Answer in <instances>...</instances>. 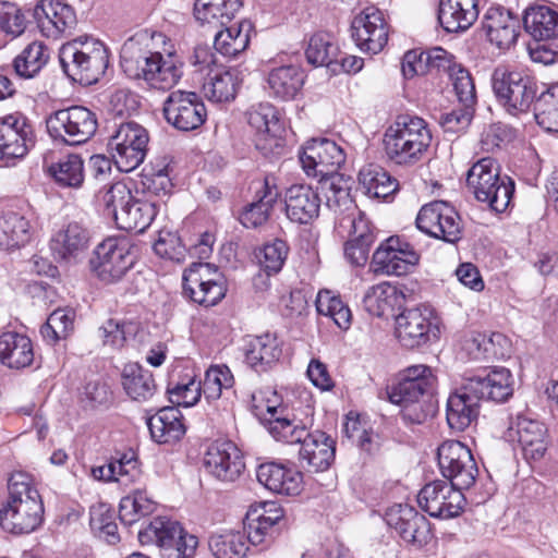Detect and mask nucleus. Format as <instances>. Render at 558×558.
<instances>
[{"label":"nucleus","mask_w":558,"mask_h":558,"mask_svg":"<svg viewBox=\"0 0 558 558\" xmlns=\"http://www.w3.org/2000/svg\"><path fill=\"white\" fill-rule=\"evenodd\" d=\"M400 300L398 289L389 282H380L367 289L363 298L364 308L374 316L391 313Z\"/></svg>","instance_id":"obj_50"},{"label":"nucleus","mask_w":558,"mask_h":558,"mask_svg":"<svg viewBox=\"0 0 558 558\" xmlns=\"http://www.w3.org/2000/svg\"><path fill=\"white\" fill-rule=\"evenodd\" d=\"M279 192L276 186H269L265 181L263 195L255 203L250 204L240 216L241 223L246 228H256L265 223L269 213L277 203Z\"/></svg>","instance_id":"obj_54"},{"label":"nucleus","mask_w":558,"mask_h":558,"mask_svg":"<svg viewBox=\"0 0 558 558\" xmlns=\"http://www.w3.org/2000/svg\"><path fill=\"white\" fill-rule=\"evenodd\" d=\"M34 361V349L31 339L13 331L0 336V362L9 368L21 369Z\"/></svg>","instance_id":"obj_34"},{"label":"nucleus","mask_w":558,"mask_h":558,"mask_svg":"<svg viewBox=\"0 0 558 558\" xmlns=\"http://www.w3.org/2000/svg\"><path fill=\"white\" fill-rule=\"evenodd\" d=\"M155 502L143 490H134L133 494L121 499L119 506L120 520L125 524L137 522L141 518L153 513Z\"/></svg>","instance_id":"obj_58"},{"label":"nucleus","mask_w":558,"mask_h":558,"mask_svg":"<svg viewBox=\"0 0 558 558\" xmlns=\"http://www.w3.org/2000/svg\"><path fill=\"white\" fill-rule=\"evenodd\" d=\"M88 231L78 222L72 221L54 231L49 241L53 258L59 263H76L88 247Z\"/></svg>","instance_id":"obj_22"},{"label":"nucleus","mask_w":558,"mask_h":558,"mask_svg":"<svg viewBox=\"0 0 558 558\" xmlns=\"http://www.w3.org/2000/svg\"><path fill=\"white\" fill-rule=\"evenodd\" d=\"M162 113L170 125L183 132L198 129L207 117L201 97L194 92L181 89L168 95L163 101Z\"/></svg>","instance_id":"obj_12"},{"label":"nucleus","mask_w":558,"mask_h":558,"mask_svg":"<svg viewBox=\"0 0 558 558\" xmlns=\"http://www.w3.org/2000/svg\"><path fill=\"white\" fill-rule=\"evenodd\" d=\"M359 182L365 195L386 198L399 189L397 179L377 165H367L360 170Z\"/></svg>","instance_id":"obj_43"},{"label":"nucleus","mask_w":558,"mask_h":558,"mask_svg":"<svg viewBox=\"0 0 558 558\" xmlns=\"http://www.w3.org/2000/svg\"><path fill=\"white\" fill-rule=\"evenodd\" d=\"M395 244H398V236L389 238L375 251L371 263L374 272L395 276H402L408 272L405 264L402 263L400 257H398L399 255H396L393 251Z\"/></svg>","instance_id":"obj_57"},{"label":"nucleus","mask_w":558,"mask_h":558,"mask_svg":"<svg viewBox=\"0 0 558 558\" xmlns=\"http://www.w3.org/2000/svg\"><path fill=\"white\" fill-rule=\"evenodd\" d=\"M325 189L327 206L336 213L347 215L356 208L351 197V179L336 174L320 180Z\"/></svg>","instance_id":"obj_46"},{"label":"nucleus","mask_w":558,"mask_h":558,"mask_svg":"<svg viewBox=\"0 0 558 558\" xmlns=\"http://www.w3.org/2000/svg\"><path fill=\"white\" fill-rule=\"evenodd\" d=\"M316 307L319 314L330 316L342 329H347L351 322V312L342 300L332 295L330 291H320L316 299Z\"/></svg>","instance_id":"obj_61"},{"label":"nucleus","mask_w":558,"mask_h":558,"mask_svg":"<svg viewBox=\"0 0 558 558\" xmlns=\"http://www.w3.org/2000/svg\"><path fill=\"white\" fill-rule=\"evenodd\" d=\"M208 545L216 558H244L248 549L245 534L239 531L214 534Z\"/></svg>","instance_id":"obj_55"},{"label":"nucleus","mask_w":558,"mask_h":558,"mask_svg":"<svg viewBox=\"0 0 558 558\" xmlns=\"http://www.w3.org/2000/svg\"><path fill=\"white\" fill-rule=\"evenodd\" d=\"M59 59L63 72L71 80L89 85L105 74L109 65V50L99 39L80 36L61 46Z\"/></svg>","instance_id":"obj_4"},{"label":"nucleus","mask_w":558,"mask_h":558,"mask_svg":"<svg viewBox=\"0 0 558 558\" xmlns=\"http://www.w3.org/2000/svg\"><path fill=\"white\" fill-rule=\"evenodd\" d=\"M44 520V505L38 490L24 474L9 481V497L0 508V525L12 534L35 531Z\"/></svg>","instance_id":"obj_3"},{"label":"nucleus","mask_w":558,"mask_h":558,"mask_svg":"<svg viewBox=\"0 0 558 558\" xmlns=\"http://www.w3.org/2000/svg\"><path fill=\"white\" fill-rule=\"evenodd\" d=\"M305 56L313 65L329 66L338 62L339 47L330 33L318 32L311 36Z\"/></svg>","instance_id":"obj_52"},{"label":"nucleus","mask_w":558,"mask_h":558,"mask_svg":"<svg viewBox=\"0 0 558 558\" xmlns=\"http://www.w3.org/2000/svg\"><path fill=\"white\" fill-rule=\"evenodd\" d=\"M490 83L498 104L513 117L527 113L539 96L538 81L527 70L499 65Z\"/></svg>","instance_id":"obj_5"},{"label":"nucleus","mask_w":558,"mask_h":558,"mask_svg":"<svg viewBox=\"0 0 558 558\" xmlns=\"http://www.w3.org/2000/svg\"><path fill=\"white\" fill-rule=\"evenodd\" d=\"M162 33L143 29L124 41L120 50L123 72L133 80H144L154 89L170 90L183 75V62L166 45Z\"/></svg>","instance_id":"obj_1"},{"label":"nucleus","mask_w":558,"mask_h":558,"mask_svg":"<svg viewBox=\"0 0 558 558\" xmlns=\"http://www.w3.org/2000/svg\"><path fill=\"white\" fill-rule=\"evenodd\" d=\"M339 229L348 233V240L360 241L366 244H373L375 234L369 221L359 209L343 215L339 219Z\"/></svg>","instance_id":"obj_60"},{"label":"nucleus","mask_w":558,"mask_h":558,"mask_svg":"<svg viewBox=\"0 0 558 558\" xmlns=\"http://www.w3.org/2000/svg\"><path fill=\"white\" fill-rule=\"evenodd\" d=\"M351 28L352 38L364 52L376 54L388 41V24L383 12L375 7H367L357 14Z\"/></svg>","instance_id":"obj_18"},{"label":"nucleus","mask_w":558,"mask_h":558,"mask_svg":"<svg viewBox=\"0 0 558 558\" xmlns=\"http://www.w3.org/2000/svg\"><path fill=\"white\" fill-rule=\"evenodd\" d=\"M390 519V523L399 535L409 543L422 544L426 541L428 535V521L426 518L418 513L414 508L404 506L400 507L399 517L395 522Z\"/></svg>","instance_id":"obj_47"},{"label":"nucleus","mask_w":558,"mask_h":558,"mask_svg":"<svg viewBox=\"0 0 558 558\" xmlns=\"http://www.w3.org/2000/svg\"><path fill=\"white\" fill-rule=\"evenodd\" d=\"M136 331L135 323L113 318L108 319L98 330L104 343L116 348L122 347L128 337L134 336Z\"/></svg>","instance_id":"obj_64"},{"label":"nucleus","mask_w":558,"mask_h":558,"mask_svg":"<svg viewBox=\"0 0 558 558\" xmlns=\"http://www.w3.org/2000/svg\"><path fill=\"white\" fill-rule=\"evenodd\" d=\"M214 38L215 49L226 57H235L243 52L250 43L251 24L246 21L220 27Z\"/></svg>","instance_id":"obj_44"},{"label":"nucleus","mask_w":558,"mask_h":558,"mask_svg":"<svg viewBox=\"0 0 558 558\" xmlns=\"http://www.w3.org/2000/svg\"><path fill=\"white\" fill-rule=\"evenodd\" d=\"M256 415L267 424L272 437L286 444H301L306 437V427L283 415L284 409L266 402L255 405Z\"/></svg>","instance_id":"obj_27"},{"label":"nucleus","mask_w":558,"mask_h":558,"mask_svg":"<svg viewBox=\"0 0 558 558\" xmlns=\"http://www.w3.org/2000/svg\"><path fill=\"white\" fill-rule=\"evenodd\" d=\"M241 7V0H196L194 15L202 25L216 29L228 25Z\"/></svg>","instance_id":"obj_35"},{"label":"nucleus","mask_w":558,"mask_h":558,"mask_svg":"<svg viewBox=\"0 0 558 558\" xmlns=\"http://www.w3.org/2000/svg\"><path fill=\"white\" fill-rule=\"evenodd\" d=\"M281 348L277 338L270 333L256 336L248 340L245 349L246 363L258 372L279 360Z\"/></svg>","instance_id":"obj_42"},{"label":"nucleus","mask_w":558,"mask_h":558,"mask_svg":"<svg viewBox=\"0 0 558 558\" xmlns=\"http://www.w3.org/2000/svg\"><path fill=\"white\" fill-rule=\"evenodd\" d=\"M157 215L156 205L148 201L133 197L128 206L119 211L116 225L119 229L133 232H144Z\"/></svg>","instance_id":"obj_40"},{"label":"nucleus","mask_w":558,"mask_h":558,"mask_svg":"<svg viewBox=\"0 0 558 558\" xmlns=\"http://www.w3.org/2000/svg\"><path fill=\"white\" fill-rule=\"evenodd\" d=\"M466 184L478 202L487 203L496 213H504L512 199L514 183L509 177H500L499 166L485 157L468 171Z\"/></svg>","instance_id":"obj_6"},{"label":"nucleus","mask_w":558,"mask_h":558,"mask_svg":"<svg viewBox=\"0 0 558 558\" xmlns=\"http://www.w3.org/2000/svg\"><path fill=\"white\" fill-rule=\"evenodd\" d=\"M289 247L282 240L276 239L266 243L260 250L258 263L263 270L268 275L277 274L281 270L288 256Z\"/></svg>","instance_id":"obj_63"},{"label":"nucleus","mask_w":558,"mask_h":558,"mask_svg":"<svg viewBox=\"0 0 558 558\" xmlns=\"http://www.w3.org/2000/svg\"><path fill=\"white\" fill-rule=\"evenodd\" d=\"M416 227L426 234L448 243L461 238L462 221L448 203L436 201L424 205L416 217Z\"/></svg>","instance_id":"obj_13"},{"label":"nucleus","mask_w":558,"mask_h":558,"mask_svg":"<svg viewBox=\"0 0 558 558\" xmlns=\"http://www.w3.org/2000/svg\"><path fill=\"white\" fill-rule=\"evenodd\" d=\"M182 532V526L166 518L154 519L147 527L138 533V541L143 544H156L160 548L170 549Z\"/></svg>","instance_id":"obj_51"},{"label":"nucleus","mask_w":558,"mask_h":558,"mask_svg":"<svg viewBox=\"0 0 558 558\" xmlns=\"http://www.w3.org/2000/svg\"><path fill=\"white\" fill-rule=\"evenodd\" d=\"M300 445V458L314 471H325L331 465L336 451L335 440L325 432H306V437Z\"/></svg>","instance_id":"obj_32"},{"label":"nucleus","mask_w":558,"mask_h":558,"mask_svg":"<svg viewBox=\"0 0 558 558\" xmlns=\"http://www.w3.org/2000/svg\"><path fill=\"white\" fill-rule=\"evenodd\" d=\"M441 474L460 489L472 487L478 475L475 459L464 444L459 440H446L437 450Z\"/></svg>","instance_id":"obj_11"},{"label":"nucleus","mask_w":558,"mask_h":558,"mask_svg":"<svg viewBox=\"0 0 558 558\" xmlns=\"http://www.w3.org/2000/svg\"><path fill=\"white\" fill-rule=\"evenodd\" d=\"M122 386L133 400L146 401L156 391L153 374L138 364H128L122 373Z\"/></svg>","instance_id":"obj_45"},{"label":"nucleus","mask_w":558,"mask_h":558,"mask_svg":"<svg viewBox=\"0 0 558 558\" xmlns=\"http://www.w3.org/2000/svg\"><path fill=\"white\" fill-rule=\"evenodd\" d=\"M207 77L203 85L204 95L207 99L215 102L234 99L240 85L238 71L215 66L208 72Z\"/></svg>","instance_id":"obj_38"},{"label":"nucleus","mask_w":558,"mask_h":558,"mask_svg":"<svg viewBox=\"0 0 558 558\" xmlns=\"http://www.w3.org/2000/svg\"><path fill=\"white\" fill-rule=\"evenodd\" d=\"M433 141L427 122L416 116H399L383 136L387 158L398 166H413L426 155Z\"/></svg>","instance_id":"obj_2"},{"label":"nucleus","mask_w":558,"mask_h":558,"mask_svg":"<svg viewBox=\"0 0 558 558\" xmlns=\"http://www.w3.org/2000/svg\"><path fill=\"white\" fill-rule=\"evenodd\" d=\"M73 329V313L63 308L53 311L41 327L40 333L49 343L68 337Z\"/></svg>","instance_id":"obj_62"},{"label":"nucleus","mask_w":558,"mask_h":558,"mask_svg":"<svg viewBox=\"0 0 558 558\" xmlns=\"http://www.w3.org/2000/svg\"><path fill=\"white\" fill-rule=\"evenodd\" d=\"M434 327L432 310L420 306L404 310L396 317L395 333L401 345L413 349L429 341Z\"/></svg>","instance_id":"obj_20"},{"label":"nucleus","mask_w":558,"mask_h":558,"mask_svg":"<svg viewBox=\"0 0 558 558\" xmlns=\"http://www.w3.org/2000/svg\"><path fill=\"white\" fill-rule=\"evenodd\" d=\"M31 239L29 222L16 213L0 216V250H13Z\"/></svg>","instance_id":"obj_49"},{"label":"nucleus","mask_w":558,"mask_h":558,"mask_svg":"<svg viewBox=\"0 0 558 558\" xmlns=\"http://www.w3.org/2000/svg\"><path fill=\"white\" fill-rule=\"evenodd\" d=\"M92 473L96 480L117 482L124 487L137 483L142 477L137 461L134 457H128L126 454L118 460L110 461L108 464L94 468Z\"/></svg>","instance_id":"obj_41"},{"label":"nucleus","mask_w":558,"mask_h":558,"mask_svg":"<svg viewBox=\"0 0 558 558\" xmlns=\"http://www.w3.org/2000/svg\"><path fill=\"white\" fill-rule=\"evenodd\" d=\"M234 385V377L227 365H213L203 380V393L208 401L217 400L223 390H229Z\"/></svg>","instance_id":"obj_59"},{"label":"nucleus","mask_w":558,"mask_h":558,"mask_svg":"<svg viewBox=\"0 0 558 558\" xmlns=\"http://www.w3.org/2000/svg\"><path fill=\"white\" fill-rule=\"evenodd\" d=\"M320 203L318 193L306 184L291 185L284 193L287 217L300 225L310 223L318 217Z\"/></svg>","instance_id":"obj_26"},{"label":"nucleus","mask_w":558,"mask_h":558,"mask_svg":"<svg viewBox=\"0 0 558 558\" xmlns=\"http://www.w3.org/2000/svg\"><path fill=\"white\" fill-rule=\"evenodd\" d=\"M506 436L517 440L526 460H541L548 448V435L545 425L526 414L520 413L511 418Z\"/></svg>","instance_id":"obj_17"},{"label":"nucleus","mask_w":558,"mask_h":558,"mask_svg":"<svg viewBox=\"0 0 558 558\" xmlns=\"http://www.w3.org/2000/svg\"><path fill=\"white\" fill-rule=\"evenodd\" d=\"M34 17L43 34L57 39L76 22L74 10L59 0H41L34 8Z\"/></svg>","instance_id":"obj_24"},{"label":"nucleus","mask_w":558,"mask_h":558,"mask_svg":"<svg viewBox=\"0 0 558 558\" xmlns=\"http://www.w3.org/2000/svg\"><path fill=\"white\" fill-rule=\"evenodd\" d=\"M478 14V0H439L438 21L448 33L466 31Z\"/></svg>","instance_id":"obj_29"},{"label":"nucleus","mask_w":558,"mask_h":558,"mask_svg":"<svg viewBox=\"0 0 558 558\" xmlns=\"http://www.w3.org/2000/svg\"><path fill=\"white\" fill-rule=\"evenodd\" d=\"M534 118L545 131L558 133V84L539 94L534 106Z\"/></svg>","instance_id":"obj_56"},{"label":"nucleus","mask_w":558,"mask_h":558,"mask_svg":"<svg viewBox=\"0 0 558 558\" xmlns=\"http://www.w3.org/2000/svg\"><path fill=\"white\" fill-rule=\"evenodd\" d=\"M226 291L221 272L209 263H193L183 274V293L195 303L214 306Z\"/></svg>","instance_id":"obj_10"},{"label":"nucleus","mask_w":558,"mask_h":558,"mask_svg":"<svg viewBox=\"0 0 558 558\" xmlns=\"http://www.w3.org/2000/svg\"><path fill=\"white\" fill-rule=\"evenodd\" d=\"M345 161L343 149L333 141L313 138L300 154V162L308 177L326 179L339 174L337 171Z\"/></svg>","instance_id":"obj_14"},{"label":"nucleus","mask_w":558,"mask_h":558,"mask_svg":"<svg viewBox=\"0 0 558 558\" xmlns=\"http://www.w3.org/2000/svg\"><path fill=\"white\" fill-rule=\"evenodd\" d=\"M49 53L40 41L28 44L13 61L15 73L24 78H32L47 64Z\"/></svg>","instance_id":"obj_53"},{"label":"nucleus","mask_w":558,"mask_h":558,"mask_svg":"<svg viewBox=\"0 0 558 558\" xmlns=\"http://www.w3.org/2000/svg\"><path fill=\"white\" fill-rule=\"evenodd\" d=\"M508 339L499 332L472 331L465 336L462 349L472 360L504 359L509 351Z\"/></svg>","instance_id":"obj_33"},{"label":"nucleus","mask_w":558,"mask_h":558,"mask_svg":"<svg viewBox=\"0 0 558 558\" xmlns=\"http://www.w3.org/2000/svg\"><path fill=\"white\" fill-rule=\"evenodd\" d=\"M136 259V248L129 240L107 238L96 246L90 266L99 280L117 283L134 266Z\"/></svg>","instance_id":"obj_8"},{"label":"nucleus","mask_w":558,"mask_h":558,"mask_svg":"<svg viewBox=\"0 0 558 558\" xmlns=\"http://www.w3.org/2000/svg\"><path fill=\"white\" fill-rule=\"evenodd\" d=\"M148 132L135 122L121 123L108 140V149L121 172L136 169L145 159Z\"/></svg>","instance_id":"obj_9"},{"label":"nucleus","mask_w":558,"mask_h":558,"mask_svg":"<svg viewBox=\"0 0 558 558\" xmlns=\"http://www.w3.org/2000/svg\"><path fill=\"white\" fill-rule=\"evenodd\" d=\"M48 133L56 141L70 146L87 143L98 129L95 112L84 106H71L51 113L46 119Z\"/></svg>","instance_id":"obj_7"},{"label":"nucleus","mask_w":558,"mask_h":558,"mask_svg":"<svg viewBox=\"0 0 558 558\" xmlns=\"http://www.w3.org/2000/svg\"><path fill=\"white\" fill-rule=\"evenodd\" d=\"M282 518L283 510L275 502H264L251 508L245 518L246 543L256 546L272 541Z\"/></svg>","instance_id":"obj_23"},{"label":"nucleus","mask_w":558,"mask_h":558,"mask_svg":"<svg viewBox=\"0 0 558 558\" xmlns=\"http://www.w3.org/2000/svg\"><path fill=\"white\" fill-rule=\"evenodd\" d=\"M257 480L272 493L295 496L303 489V475L293 468L269 462L257 469Z\"/></svg>","instance_id":"obj_28"},{"label":"nucleus","mask_w":558,"mask_h":558,"mask_svg":"<svg viewBox=\"0 0 558 558\" xmlns=\"http://www.w3.org/2000/svg\"><path fill=\"white\" fill-rule=\"evenodd\" d=\"M151 438L159 444L180 440L185 434L182 415L175 407H165L147 421Z\"/></svg>","instance_id":"obj_36"},{"label":"nucleus","mask_w":558,"mask_h":558,"mask_svg":"<svg viewBox=\"0 0 558 558\" xmlns=\"http://www.w3.org/2000/svg\"><path fill=\"white\" fill-rule=\"evenodd\" d=\"M204 466L217 480L232 483L240 477L245 464L240 449L232 441L216 440L205 452Z\"/></svg>","instance_id":"obj_21"},{"label":"nucleus","mask_w":558,"mask_h":558,"mask_svg":"<svg viewBox=\"0 0 558 558\" xmlns=\"http://www.w3.org/2000/svg\"><path fill=\"white\" fill-rule=\"evenodd\" d=\"M33 145L32 129L24 119L8 116L0 120V162L15 165Z\"/></svg>","instance_id":"obj_19"},{"label":"nucleus","mask_w":558,"mask_h":558,"mask_svg":"<svg viewBox=\"0 0 558 558\" xmlns=\"http://www.w3.org/2000/svg\"><path fill=\"white\" fill-rule=\"evenodd\" d=\"M462 490L450 482L437 480L420 490L417 502L430 517L454 518L461 513L465 501Z\"/></svg>","instance_id":"obj_15"},{"label":"nucleus","mask_w":558,"mask_h":558,"mask_svg":"<svg viewBox=\"0 0 558 558\" xmlns=\"http://www.w3.org/2000/svg\"><path fill=\"white\" fill-rule=\"evenodd\" d=\"M247 116L250 125L256 130V148L264 155L279 154L283 148V126L276 108L268 102L259 104Z\"/></svg>","instance_id":"obj_16"},{"label":"nucleus","mask_w":558,"mask_h":558,"mask_svg":"<svg viewBox=\"0 0 558 558\" xmlns=\"http://www.w3.org/2000/svg\"><path fill=\"white\" fill-rule=\"evenodd\" d=\"M525 32L536 41L558 37V12L546 5L529 7L523 15Z\"/></svg>","instance_id":"obj_37"},{"label":"nucleus","mask_w":558,"mask_h":558,"mask_svg":"<svg viewBox=\"0 0 558 558\" xmlns=\"http://www.w3.org/2000/svg\"><path fill=\"white\" fill-rule=\"evenodd\" d=\"M481 399L476 393L469 391V383L452 392L446 407V420L450 429L463 432L476 421L480 413Z\"/></svg>","instance_id":"obj_25"},{"label":"nucleus","mask_w":558,"mask_h":558,"mask_svg":"<svg viewBox=\"0 0 558 558\" xmlns=\"http://www.w3.org/2000/svg\"><path fill=\"white\" fill-rule=\"evenodd\" d=\"M469 391L476 393L482 400L505 402L513 393L512 376L507 368H496L485 377L466 379Z\"/></svg>","instance_id":"obj_31"},{"label":"nucleus","mask_w":558,"mask_h":558,"mask_svg":"<svg viewBox=\"0 0 558 558\" xmlns=\"http://www.w3.org/2000/svg\"><path fill=\"white\" fill-rule=\"evenodd\" d=\"M484 29L492 44L500 49L510 48L518 37V21L502 7H490L483 21Z\"/></svg>","instance_id":"obj_30"},{"label":"nucleus","mask_w":558,"mask_h":558,"mask_svg":"<svg viewBox=\"0 0 558 558\" xmlns=\"http://www.w3.org/2000/svg\"><path fill=\"white\" fill-rule=\"evenodd\" d=\"M267 83L274 97L293 99L304 84V73L296 65H282L269 72Z\"/></svg>","instance_id":"obj_39"},{"label":"nucleus","mask_w":558,"mask_h":558,"mask_svg":"<svg viewBox=\"0 0 558 558\" xmlns=\"http://www.w3.org/2000/svg\"><path fill=\"white\" fill-rule=\"evenodd\" d=\"M48 173L63 187L78 189L85 179L84 161L77 154H69L51 163Z\"/></svg>","instance_id":"obj_48"}]
</instances>
